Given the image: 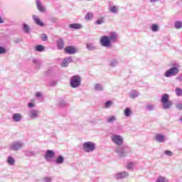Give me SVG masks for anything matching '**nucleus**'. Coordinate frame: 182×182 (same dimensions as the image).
Returning <instances> with one entry per match:
<instances>
[{
    "label": "nucleus",
    "instance_id": "obj_1",
    "mask_svg": "<svg viewBox=\"0 0 182 182\" xmlns=\"http://www.w3.org/2000/svg\"><path fill=\"white\" fill-rule=\"evenodd\" d=\"M111 140L114 144L118 146L115 148V151L119 157H126L130 153V148L128 146H122L124 141L123 136L114 134L111 136Z\"/></svg>",
    "mask_w": 182,
    "mask_h": 182
},
{
    "label": "nucleus",
    "instance_id": "obj_2",
    "mask_svg": "<svg viewBox=\"0 0 182 182\" xmlns=\"http://www.w3.org/2000/svg\"><path fill=\"white\" fill-rule=\"evenodd\" d=\"M119 39V36L116 32H111L109 36H103L100 40V45L104 48H112V43H116Z\"/></svg>",
    "mask_w": 182,
    "mask_h": 182
},
{
    "label": "nucleus",
    "instance_id": "obj_3",
    "mask_svg": "<svg viewBox=\"0 0 182 182\" xmlns=\"http://www.w3.org/2000/svg\"><path fill=\"white\" fill-rule=\"evenodd\" d=\"M171 68L168 69L165 73V77H171L173 76H177L180 73V64L173 63L171 64Z\"/></svg>",
    "mask_w": 182,
    "mask_h": 182
},
{
    "label": "nucleus",
    "instance_id": "obj_4",
    "mask_svg": "<svg viewBox=\"0 0 182 182\" xmlns=\"http://www.w3.org/2000/svg\"><path fill=\"white\" fill-rule=\"evenodd\" d=\"M161 103L164 110H168L173 107V101L170 100V95L168 94H164L161 97Z\"/></svg>",
    "mask_w": 182,
    "mask_h": 182
},
{
    "label": "nucleus",
    "instance_id": "obj_5",
    "mask_svg": "<svg viewBox=\"0 0 182 182\" xmlns=\"http://www.w3.org/2000/svg\"><path fill=\"white\" fill-rule=\"evenodd\" d=\"M82 85V77L79 75H73L70 78V87L73 89H77Z\"/></svg>",
    "mask_w": 182,
    "mask_h": 182
},
{
    "label": "nucleus",
    "instance_id": "obj_6",
    "mask_svg": "<svg viewBox=\"0 0 182 182\" xmlns=\"http://www.w3.org/2000/svg\"><path fill=\"white\" fill-rule=\"evenodd\" d=\"M82 149L85 153H92L96 149V144L92 141H87L82 144Z\"/></svg>",
    "mask_w": 182,
    "mask_h": 182
},
{
    "label": "nucleus",
    "instance_id": "obj_7",
    "mask_svg": "<svg viewBox=\"0 0 182 182\" xmlns=\"http://www.w3.org/2000/svg\"><path fill=\"white\" fill-rule=\"evenodd\" d=\"M23 146H25V144L22 141H16L10 144L9 149L12 151H18V150H21Z\"/></svg>",
    "mask_w": 182,
    "mask_h": 182
},
{
    "label": "nucleus",
    "instance_id": "obj_8",
    "mask_svg": "<svg viewBox=\"0 0 182 182\" xmlns=\"http://www.w3.org/2000/svg\"><path fill=\"white\" fill-rule=\"evenodd\" d=\"M41 116V112L36 109H32L28 112V117L31 120H36V119H39Z\"/></svg>",
    "mask_w": 182,
    "mask_h": 182
},
{
    "label": "nucleus",
    "instance_id": "obj_9",
    "mask_svg": "<svg viewBox=\"0 0 182 182\" xmlns=\"http://www.w3.org/2000/svg\"><path fill=\"white\" fill-rule=\"evenodd\" d=\"M55 151H53V150L48 149L46 151L45 155H44V159L46 160V161H52V160L53 159H55Z\"/></svg>",
    "mask_w": 182,
    "mask_h": 182
},
{
    "label": "nucleus",
    "instance_id": "obj_10",
    "mask_svg": "<svg viewBox=\"0 0 182 182\" xmlns=\"http://www.w3.org/2000/svg\"><path fill=\"white\" fill-rule=\"evenodd\" d=\"M23 119V116L21 113H14L12 115V120L16 123H19Z\"/></svg>",
    "mask_w": 182,
    "mask_h": 182
},
{
    "label": "nucleus",
    "instance_id": "obj_11",
    "mask_svg": "<svg viewBox=\"0 0 182 182\" xmlns=\"http://www.w3.org/2000/svg\"><path fill=\"white\" fill-rule=\"evenodd\" d=\"M64 50L68 55H75L77 52V49L73 46L65 47Z\"/></svg>",
    "mask_w": 182,
    "mask_h": 182
},
{
    "label": "nucleus",
    "instance_id": "obj_12",
    "mask_svg": "<svg viewBox=\"0 0 182 182\" xmlns=\"http://www.w3.org/2000/svg\"><path fill=\"white\" fill-rule=\"evenodd\" d=\"M73 62V58L72 57L65 58L61 63L62 68H68L70 63Z\"/></svg>",
    "mask_w": 182,
    "mask_h": 182
},
{
    "label": "nucleus",
    "instance_id": "obj_13",
    "mask_svg": "<svg viewBox=\"0 0 182 182\" xmlns=\"http://www.w3.org/2000/svg\"><path fill=\"white\" fill-rule=\"evenodd\" d=\"M126 177H129V173H127L126 171L119 172L114 175V178H117V180H120L122 178H126Z\"/></svg>",
    "mask_w": 182,
    "mask_h": 182
},
{
    "label": "nucleus",
    "instance_id": "obj_14",
    "mask_svg": "<svg viewBox=\"0 0 182 182\" xmlns=\"http://www.w3.org/2000/svg\"><path fill=\"white\" fill-rule=\"evenodd\" d=\"M36 4L37 9L40 12H43V13L46 12V8H45V6L42 5V3H41V1L36 0Z\"/></svg>",
    "mask_w": 182,
    "mask_h": 182
},
{
    "label": "nucleus",
    "instance_id": "obj_15",
    "mask_svg": "<svg viewBox=\"0 0 182 182\" xmlns=\"http://www.w3.org/2000/svg\"><path fill=\"white\" fill-rule=\"evenodd\" d=\"M155 140L158 143H164L166 141V136L163 134H157L155 136Z\"/></svg>",
    "mask_w": 182,
    "mask_h": 182
},
{
    "label": "nucleus",
    "instance_id": "obj_16",
    "mask_svg": "<svg viewBox=\"0 0 182 182\" xmlns=\"http://www.w3.org/2000/svg\"><path fill=\"white\" fill-rule=\"evenodd\" d=\"M33 19L35 22V23H36V25H38V26H44V23L43 22L41 21V19H39V17H38L36 15H33Z\"/></svg>",
    "mask_w": 182,
    "mask_h": 182
},
{
    "label": "nucleus",
    "instance_id": "obj_17",
    "mask_svg": "<svg viewBox=\"0 0 182 182\" xmlns=\"http://www.w3.org/2000/svg\"><path fill=\"white\" fill-rule=\"evenodd\" d=\"M32 62L36 68V69H41V66L42 65V62L38 59L33 58Z\"/></svg>",
    "mask_w": 182,
    "mask_h": 182
},
{
    "label": "nucleus",
    "instance_id": "obj_18",
    "mask_svg": "<svg viewBox=\"0 0 182 182\" xmlns=\"http://www.w3.org/2000/svg\"><path fill=\"white\" fill-rule=\"evenodd\" d=\"M22 30L24 33H31V26L26 23L22 24Z\"/></svg>",
    "mask_w": 182,
    "mask_h": 182
},
{
    "label": "nucleus",
    "instance_id": "obj_19",
    "mask_svg": "<svg viewBox=\"0 0 182 182\" xmlns=\"http://www.w3.org/2000/svg\"><path fill=\"white\" fill-rule=\"evenodd\" d=\"M69 28L70 29H82L83 28V26L79 23H71L69 25Z\"/></svg>",
    "mask_w": 182,
    "mask_h": 182
},
{
    "label": "nucleus",
    "instance_id": "obj_20",
    "mask_svg": "<svg viewBox=\"0 0 182 182\" xmlns=\"http://www.w3.org/2000/svg\"><path fill=\"white\" fill-rule=\"evenodd\" d=\"M95 90H97V92H103L105 87L102 84L96 83L95 84Z\"/></svg>",
    "mask_w": 182,
    "mask_h": 182
},
{
    "label": "nucleus",
    "instance_id": "obj_21",
    "mask_svg": "<svg viewBox=\"0 0 182 182\" xmlns=\"http://www.w3.org/2000/svg\"><path fill=\"white\" fill-rule=\"evenodd\" d=\"M124 114L126 117H130V116L133 114V112L132 111V109L127 107L124 109Z\"/></svg>",
    "mask_w": 182,
    "mask_h": 182
},
{
    "label": "nucleus",
    "instance_id": "obj_22",
    "mask_svg": "<svg viewBox=\"0 0 182 182\" xmlns=\"http://www.w3.org/2000/svg\"><path fill=\"white\" fill-rule=\"evenodd\" d=\"M57 46L58 49H62L63 48H65V42L62 38H60L57 41Z\"/></svg>",
    "mask_w": 182,
    "mask_h": 182
},
{
    "label": "nucleus",
    "instance_id": "obj_23",
    "mask_svg": "<svg viewBox=\"0 0 182 182\" xmlns=\"http://www.w3.org/2000/svg\"><path fill=\"white\" fill-rule=\"evenodd\" d=\"M139 95L140 94L136 90H132L129 93V97H131V99H136V97H138Z\"/></svg>",
    "mask_w": 182,
    "mask_h": 182
},
{
    "label": "nucleus",
    "instance_id": "obj_24",
    "mask_svg": "<svg viewBox=\"0 0 182 182\" xmlns=\"http://www.w3.org/2000/svg\"><path fill=\"white\" fill-rule=\"evenodd\" d=\"M155 182H168V178L166 176H159L156 179Z\"/></svg>",
    "mask_w": 182,
    "mask_h": 182
},
{
    "label": "nucleus",
    "instance_id": "obj_25",
    "mask_svg": "<svg viewBox=\"0 0 182 182\" xmlns=\"http://www.w3.org/2000/svg\"><path fill=\"white\" fill-rule=\"evenodd\" d=\"M86 48H87V50H96V46H95V44H93L92 43H87Z\"/></svg>",
    "mask_w": 182,
    "mask_h": 182
},
{
    "label": "nucleus",
    "instance_id": "obj_26",
    "mask_svg": "<svg viewBox=\"0 0 182 182\" xmlns=\"http://www.w3.org/2000/svg\"><path fill=\"white\" fill-rule=\"evenodd\" d=\"M65 162V158L63 156H59L55 160L56 164H63Z\"/></svg>",
    "mask_w": 182,
    "mask_h": 182
},
{
    "label": "nucleus",
    "instance_id": "obj_27",
    "mask_svg": "<svg viewBox=\"0 0 182 182\" xmlns=\"http://www.w3.org/2000/svg\"><path fill=\"white\" fill-rule=\"evenodd\" d=\"M174 28H175V29H182V21H176L174 22Z\"/></svg>",
    "mask_w": 182,
    "mask_h": 182
},
{
    "label": "nucleus",
    "instance_id": "obj_28",
    "mask_svg": "<svg viewBox=\"0 0 182 182\" xmlns=\"http://www.w3.org/2000/svg\"><path fill=\"white\" fill-rule=\"evenodd\" d=\"M117 120V117L116 116H111L107 118L106 122L107 123H114Z\"/></svg>",
    "mask_w": 182,
    "mask_h": 182
},
{
    "label": "nucleus",
    "instance_id": "obj_29",
    "mask_svg": "<svg viewBox=\"0 0 182 182\" xmlns=\"http://www.w3.org/2000/svg\"><path fill=\"white\" fill-rule=\"evenodd\" d=\"M7 164L9 166H15V159H14L12 156H9L7 158Z\"/></svg>",
    "mask_w": 182,
    "mask_h": 182
},
{
    "label": "nucleus",
    "instance_id": "obj_30",
    "mask_svg": "<svg viewBox=\"0 0 182 182\" xmlns=\"http://www.w3.org/2000/svg\"><path fill=\"white\" fill-rule=\"evenodd\" d=\"M109 11H111L112 14H117V12H119V6H110Z\"/></svg>",
    "mask_w": 182,
    "mask_h": 182
},
{
    "label": "nucleus",
    "instance_id": "obj_31",
    "mask_svg": "<svg viewBox=\"0 0 182 182\" xmlns=\"http://www.w3.org/2000/svg\"><path fill=\"white\" fill-rule=\"evenodd\" d=\"M35 50L37 52H43L45 51V47L42 45H38L35 47Z\"/></svg>",
    "mask_w": 182,
    "mask_h": 182
},
{
    "label": "nucleus",
    "instance_id": "obj_32",
    "mask_svg": "<svg viewBox=\"0 0 182 182\" xmlns=\"http://www.w3.org/2000/svg\"><path fill=\"white\" fill-rule=\"evenodd\" d=\"M25 156L26 157H33V156H36V154L32 151H26Z\"/></svg>",
    "mask_w": 182,
    "mask_h": 182
},
{
    "label": "nucleus",
    "instance_id": "obj_33",
    "mask_svg": "<svg viewBox=\"0 0 182 182\" xmlns=\"http://www.w3.org/2000/svg\"><path fill=\"white\" fill-rule=\"evenodd\" d=\"M135 166H136V163L129 162V163H128V164L127 166V168H128V170H133V168H134Z\"/></svg>",
    "mask_w": 182,
    "mask_h": 182
},
{
    "label": "nucleus",
    "instance_id": "obj_34",
    "mask_svg": "<svg viewBox=\"0 0 182 182\" xmlns=\"http://www.w3.org/2000/svg\"><path fill=\"white\" fill-rule=\"evenodd\" d=\"M112 105H113V102L108 100L105 102L104 106H105V109H110V107H112Z\"/></svg>",
    "mask_w": 182,
    "mask_h": 182
},
{
    "label": "nucleus",
    "instance_id": "obj_35",
    "mask_svg": "<svg viewBox=\"0 0 182 182\" xmlns=\"http://www.w3.org/2000/svg\"><path fill=\"white\" fill-rule=\"evenodd\" d=\"M151 29L152 32H159V25L153 24L151 27Z\"/></svg>",
    "mask_w": 182,
    "mask_h": 182
},
{
    "label": "nucleus",
    "instance_id": "obj_36",
    "mask_svg": "<svg viewBox=\"0 0 182 182\" xmlns=\"http://www.w3.org/2000/svg\"><path fill=\"white\" fill-rule=\"evenodd\" d=\"M156 108V106L154 104H148L146 105V109L149 111L151 112L153 110H154V109Z\"/></svg>",
    "mask_w": 182,
    "mask_h": 182
},
{
    "label": "nucleus",
    "instance_id": "obj_37",
    "mask_svg": "<svg viewBox=\"0 0 182 182\" xmlns=\"http://www.w3.org/2000/svg\"><path fill=\"white\" fill-rule=\"evenodd\" d=\"M175 93H176V96L181 97L182 96V89L180 87H177L175 90Z\"/></svg>",
    "mask_w": 182,
    "mask_h": 182
},
{
    "label": "nucleus",
    "instance_id": "obj_38",
    "mask_svg": "<svg viewBox=\"0 0 182 182\" xmlns=\"http://www.w3.org/2000/svg\"><path fill=\"white\" fill-rule=\"evenodd\" d=\"M97 25H102V23H105V18L101 17L97 21H95Z\"/></svg>",
    "mask_w": 182,
    "mask_h": 182
},
{
    "label": "nucleus",
    "instance_id": "obj_39",
    "mask_svg": "<svg viewBox=\"0 0 182 182\" xmlns=\"http://www.w3.org/2000/svg\"><path fill=\"white\" fill-rule=\"evenodd\" d=\"M93 18V14L92 13H87V15L85 17V19L86 21H90Z\"/></svg>",
    "mask_w": 182,
    "mask_h": 182
},
{
    "label": "nucleus",
    "instance_id": "obj_40",
    "mask_svg": "<svg viewBox=\"0 0 182 182\" xmlns=\"http://www.w3.org/2000/svg\"><path fill=\"white\" fill-rule=\"evenodd\" d=\"M8 50L5 47L0 46V55H5Z\"/></svg>",
    "mask_w": 182,
    "mask_h": 182
},
{
    "label": "nucleus",
    "instance_id": "obj_41",
    "mask_svg": "<svg viewBox=\"0 0 182 182\" xmlns=\"http://www.w3.org/2000/svg\"><path fill=\"white\" fill-rule=\"evenodd\" d=\"M59 106H60V107H65V106H68V102H66V101L61 100L59 102Z\"/></svg>",
    "mask_w": 182,
    "mask_h": 182
},
{
    "label": "nucleus",
    "instance_id": "obj_42",
    "mask_svg": "<svg viewBox=\"0 0 182 182\" xmlns=\"http://www.w3.org/2000/svg\"><path fill=\"white\" fill-rule=\"evenodd\" d=\"M110 66H112V68L117 66V60H112L110 63Z\"/></svg>",
    "mask_w": 182,
    "mask_h": 182
},
{
    "label": "nucleus",
    "instance_id": "obj_43",
    "mask_svg": "<svg viewBox=\"0 0 182 182\" xmlns=\"http://www.w3.org/2000/svg\"><path fill=\"white\" fill-rule=\"evenodd\" d=\"M43 180V182H52V177L46 176Z\"/></svg>",
    "mask_w": 182,
    "mask_h": 182
},
{
    "label": "nucleus",
    "instance_id": "obj_44",
    "mask_svg": "<svg viewBox=\"0 0 182 182\" xmlns=\"http://www.w3.org/2000/svg\"><path fill=\"white\" fill-rule=\"evenodd\" d=\"M164 154H166V156H168L169 157H171V156H173V152H171V151L166 150L164 151Z\"/></svg>",
    "mask_w": 182,
    "mask_h": 182
},
{
    "label": "nucleus",
    "instance_id": "obj_45",
    "mask_svg": "<svg viewBox=\"0 0 182 182\" xmlns=\"http://www.w3.org/2000/svg\"><path fill=\"white\" fill-rule=\"evenodd\" d=\"M41 39L43 42H46V41H48V36H46V34H42Z\"/></svg>",
    "mask_w": 182,
    "mask_h": 182
},
{
    "label": "nucleus",
    "instance_id": "obj_46",
    "mask_svg": "<svg viewBox=\"0 0 182 182\" xmlns=\"http://www.w3.org/2000/svg\"><path fill=\"white\" fill-rule=\"evenodd\" d=\"M176 109H178V110H182V102H178L176 105Z\"/></svg>",
    "mask_w": 182,
    "mask_h": 182
},
{
    "label": "nucleus",
    "instance_id": "obj_47",
    "mask_svg": "<svg viewBox=\"0 0 182 182\" xmlns=\"http://www.w3.org/2000/svg\"><path fill=\"white\" fill-rule=\"evenodd\" d=\"M57 83H58V81L53 80L49 82V86H56Z\"/></svg>",
    "mask_w": 182,
    "mask_h": 182
},
{
    "label": "nucleus",
    "instance_id": "obj_48",
    "mask_svg": "<svg viewBox=\"0 0 182 182\" xmlns=\"http://www.w3.org/2000/svg\"><path fill=\"white\" fill-rule=\"evenodd\" d=\"M176 80H178V82H182V75H180L178 77H176Z\"/></svg>",
    "mask_w": 182,
    "mask_h": 182
},
{
    "label": "nucleus",
    "instance_id": "obj_49",
    "mask_svg": "<svg viewBox=\"0 0 182 182\" xmlns=\"http://www.w3.org/2000/svg\"><path fill=\"white\" fill-rule=\"evenodd\" d=\"M161 0H149L151 4H156V2H160Z\"/></svg>",
    "mask_w": 182,
    "mask_h": 182
},
{
    "label": "nucleus",
    "instance_id": "obj_50",
    "mask_svg": "<svg viewBox=\"0 0 182 182\" xmlns=\"http://www.w3.org/2000/svg\"><path fill=\"white\" fill-rule=\"evenodd\" d=\"M28 107H35V104L30 102L28 104Z\"/></svg>",
    "mask_w": 182,
    "mask_h": 182
},
{
    "label": "nucleus",
    "instance_id": "obj_51",
    "mask_svg": "<svg viewBox=\"0 0 182 182\" xmlns=\"http://www.w3.org/2000/svg\"><path fill=\"white\" fill-rule=\"evenodd\" d=\"M36 96L37 97H42V92H36Z\"/></svg>",
    "mask_w": 182,
    "mask_h": 182
},
{
    "label": "nucleus",
    "instance_id": "obj_52",
    "mask_svg": "<svg viewBox=\"0 0 182 182\" xmlns=\"http://www.w3.org/2000/svg\"><path fill=\"white\" fill-rule=\"evenodd\" d=\"M51 21L55 23L56 22H58V18H52Z\"/></svg>",
    "mask_w": 182,
    "mask_h": 182
},
{
    "label": "nucleus",
    "instance_id": "obj_53",
    "mask_svg": "<svg viewBox=\"0 0 182 182\" xmlns=\"http://www.w3.org/2000/svg\"><path fill=\"white\" fill-rule=\"evenodd\" d=\"M4 18H2V16H0V23H4Z\"/></svg>",
    "mask_w": 182,
    "mask_h": 182
},
{
    "label": "nucleus",
    "instance_id": "obj_54",
    "mask_svg": "<svg viewBox=\"0 0 182 182\" xmlns=\"http://www.w3.org/2000/svg\"><path fill=\"white\" fill-rule=\"evenodd\" d=\"M181 122H182V117L180 119Z\"/></svg>",
    "mask_w": 182,
    "mask_h": 182
}]
</instances>
